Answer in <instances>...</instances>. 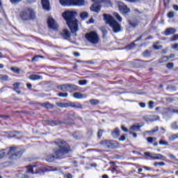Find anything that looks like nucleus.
I'll use <instances>...</instances> for the list:
<instances>
[{
	"label": "nucleus",
	"mask_w": 178,
	"mask_h": 178,
	"mask_svg": "<svg viewBox=\"0 0 178 178\" xmlns=\"http://www.w3.org/2000/svg\"><path fill=\"white\" fill-rule=\"evenodd\" d=\"M47 24L49 29H52L53 30H58V24L55 22V19L51 17H49L47 18Z\"/></svg>",
	"instance_id": "nucleus-9"
},
{
	"label": "nucleus",
	"mask_w": 178,
	"mask_h": 178,
	"mask_svg": "<svg viewBox=\"0 0 178 178\" xmlns=\"http://www.w3.org/2000/svg\"><path fill=\"white\" fill-rule=\"evenodd\" d=\"M101 145L104 148H109L110 149H115L118 147V142L115 140H103L101 143Z\"/></svg>",
	"instance_id": "nucleus-7"
},
{
	"label": "nucleus",
	"mask_w": 178,
	"mask_h": 178,
	"mask_svg": "<svg viewBox=\"0 0 178 178\" xmlns=\"http://www.w3.org/2000/svg\"><path fill=\"white\" fill-rule=\"evenodd\" d=\"M168 17L169 19H172V17H175V12L171 11L168 13Z\"/></svg>",
	"instance_id": "nucleus-48"
},
{
	"label": "nucleus",
	"mask_w": 178,
	"mask_h": 178,
	"mask_svg": "<svg viewBox=\"0 0 178 178\" xmlns=\"http://www.w3.org/2000/svg\"><path fill=\"white\" fill-rule=\"evenodd\" d=\"M47 123H49V124H50V126H58V124H62V122H60V121H54V120H47Z\"/></svg>",
	"instance_id": "nucleus-25"
},
{
	"label": "nucleus",
	"mask_w": 178,
	"mask_h": 178,
	"mask_svg": "<svg viewBox=\"0 0 178 178\" xmlns=\"http://www.w3.org/2000/svg\"><path fill=\"white\" fill-rule=\"evenodd\" d=\"M175 65L173 64V63H168L166 65V67H168V69H173Z\"/></svg>",
	"instance_id": "nucleus-49"
},
{
	"label": "nucleus",
	"mask_w": 178,
	"mask_h": 178,
	"mask_svg": "<svg viewBox=\"0 0 178 178\" xmlns=\"http://www.w3.org/2000/svg\"><path fill=\"white\" fill-rule=\"evenodd\" d=\"M172 49H178V43L175 44L172 46Z\"/></svg>",
	"instance_id": "nucleus-64"
},
{
	"label": "nucleus",
	"mask_w": 178,
	"mask_h": 178,
	"mask_svg": "<svg viewBox=\"0 0 178 178\" xmlns=\"http://www.w3.org/2000/svg\"><path fill=\"white\" fill-rule=\"evenodd\" d=\"M24 152V151L23 150H19V152H17V153L13 154L10 157L9 159H10L11 161H14V159H18V158H20L22 156V155H23V153Z\"/></svg>",
	"instance_id": "nucleus-11"
},
{
	"label": "nucleus",
	"mask_w": 178,
	"mask_h": 178,
	"mask_svg": "<svg viewBox=\"0 0 178 178\" xmlns=\"http://www.w3.org/2000/svg\"><path fill=\"white\" fill-rule=\"evenodd\" d=\"M9 148L2 149L0 150V159H2L6 156V155H9Z\"/></svg>",
	"instance_id": "nucleus-13"
},
{
	"label": "nucleus",
	"mask_w": 178,
	"mask_h": 178,
	"mask_svg": "<svg viewBox=\"0 0 178 178\" xmlns=\"http://www.w3.org/2000/svg\"><path fill=\"white\" fill-rule=\"evenodd\" d=\"M118 9L122 15H127V13H130V9L123 3L118 5Z\"/></svg>",
	"instance_id": "nucleus-10"
},
{
	"label": "nucleus",
	"mask_w": 178,
	"mask_h": 178,
	"mask_svg": "<svg viewBox=\"0 0 178 178\" xmlns=\"http://www.w3.org/2000/svg\"><path fill=\"white\" fill-rule=\"evenodd\" d=\"M67 118H68V119H70L71 120H73V119H76V117L74 116V113H68L67 115Z\"/></svg>",
	"instance_id": "nucleus-45"
},
{
	"label": "nucleus",
	"mask_w": 178,
	"mask_h": 178,
	"mask_svg": "<svg viewBox=\"0 0 178 178\" xmlns=\"http://www.w3.org/2000/svg\"><path fill=\"white\" fill-rule=\"evenodd\" d=\"M19 17L25 22L34 20L35 19V11L32 8H25L20 12Z\"/></svg>",
	"instance_id": "nucleus-4"
},
{
	"label": "nucleus",
	"mask_w": 178,
	"mask_h": 178,
	"mask_svg": "<svg viewBox=\"0 0 178 178\" xmlns=\"http://www.w3.org/2000/svg\"><path fill=\"white\" fill-rule=\"evenodd\" d=\"M158 130H159V128L158 127H156L154 128V129H152L151 131H147L146 133L147 134H154V133H156V131H158Z\"/></svg>",
	"instance_id": "nucleus-31"
},
{
	"label": "nucleus",
	"mask_w": 178,
	"mask_h": 178,
	"mask_svg": "<svg viewBox=\"0 0 178 178\" xmlns=\"http://www.w3.org/2000/svg\"><path fill=\"white\" fill-rule=\"evenodd\" d=\"M166 90H168L170 91H176V88L173 85H168L166 88Z\"/></svg>",
	"instance_id": "nucleus-37"
},
{
	"label": "nucleus",
	"mask_w": 178,
	"mask_h": 178,
	"mask_svg": "<svg viewBox=\"0 0 178 178\" xmlns=\"http://www.w3.org/2000/svg\"><path fill=\"white\" fill-rule=\"evenodd\" d=\"M147 143H149V144H152V143H154V140H152V137L147 138Z\"/></svg>",
	"instance_id": "nucleus-59"
},
{
	"label": "nucleus",
	"mask_w": 178,
	"mask_h": 178,
	"mask_svg": "<svg viewBox=\"0 0 178 178\" xmlns=\"http://www.w3.org/2000/svg\"><path fill=\"white\" fill-rule=\"evenodd\" d=\"M42 5L44 10H49V0H42Z\"/></svg>",
	"instance_id": "nucleus-18"
},
{
	"label": "nucleus",
	"mask_w": 178,
	"mask_h": 178,
	"mask_svg": "<svg viewBox=\"0 0 178 178\" xmlns=\"http://www.w3.org/2000/svg\"><path fill=\"white\" fill-rule=\"evenodd\" d=\"M169 60V57L166 56H163L159 60V63H165Z\"/></svg>",
	"instance_id": "nucleus-27"
},
{
	"label": "nucleus",
	"mask_w": 178,
	"mask_h": 178,
	"mask_svg": "<svg viewBox=\"0 0 178 178\" xmlns=\"http://www.w3.org/2000/svg\"><path fill=\"white\" fill-rule=\"evenodd\" d=\"M14 90L16 91V90H19V87H20V83L17 82L13 84Z\"/></svg>",
	"instance_id": "nucleus-47"
},
{
	"label": "nucleus",
	"mask_w": 178,
	"mask_h": 178,
	"mask_svg": "<svg viewBox=\"0 0 178 178\" xmlns=\"http://www.w3.org/2000/svg\"><path fill=\"white\" fill-rule=\"evenodd\" d=\"M61 35L65 38V40H69L70 38V32L67 29H64L61 32Z\"/></svg>",
	"instance_id": "nucleus-17"
},
{
	"label": "nucleus",
	"mask_w": 178,
	"mask_h": 178,
	"mask_svg": "<svg viewBox=\"0 0 178 178\" xmlns=\"http://www.w3.org/2000/svg\"><path fill=\"white\" fill-rule=\"evenodd\" d=\"M81 19H87L88 17V13L84 11L80 13Z\"/></svg>",
	"instance_id": "nucleus-32"
},
{
	"label": "nucleus",
	"mask_w": 178,
	"mask_h": 178,
	"mask_svg": "<svg viewBox=\"0 0 178 178\" xmlns=\"http://www.w3.org/2000/svg\"><path fill=\"white\" fill-rule=\"evenodd\" d=\"M30 80H42V76L37 74H31L29 76Z\"/></svg>",
	"instance_id": "nucleus-23"
},
{
	"label": "nucleus",
	"mask_w": 178,
	"mask_h": 178,
	"mask_svg": "<svg viewBox=\"0 0 178 178\" xmlns=\"http://www.w3.org/2000/svg\"><path fill=\"white\" fill-rule=\"evenodd\" d=\"M126 140V136H124V135H122L120 136V138H119L120 141H124Z\"/></svg>",
	"instance_id": "nucleus-62"
},
{
	"label": "nucleus",
	"mask_w": 178,
	"mask_h": 178,
	"mask_svg": "<svg viewBox=\"0 0 178 178\" xmlns=\"http://www.w3.org/2000/svg\"><path fill=\"white\" fill-rule=\"evenodd\" d=\"M8 151H9V155H10V154H12V152H15L16 151H17V147H11L10 148H8Z\"/></svg>",
	"instance_id": "nucleus-43"
},
{
	"label": "nucleus",
	"mask_w": 178,
	"mask_h": 178,
	"mask_svg": "<svg viewBox=\"0 0 178 178\" xmlns=\"http://www.w3.org/2000/svg\"><path fill=\"white\" fill-rule=\"evenodd\" d=\"M178 40V34L175 35L170 38V41H177Z\"/></svg>",
	"instance_id": "nucleus-52"
},
{
	"label": "nucleus",
	"mask_w": 178,
	"mask_h": 178,
	"mask_svg": "<svg viewBox=\"0 0 178 178\" xmlns=\"http://www.w3.org/2000/svg\"><path fill=\"white\" fill-rule=\"evenodd\" d=\"M68 88H69L70 92L79 90V87L77 86L73 85V84H68Z\"/></svg>",
	"instance_id": "nucleus-21"
},
{
	"label": "nucleus",
	"mask_w": 178,
	"mask_h": 178,
	"mask_svg": "<svg viewBox=\"0 0 178 178\" xmlns=\"http://www.w3.org/2000/svg\"><path fill=\"white\" fill-rule=\"evenodd\" d=\"M60 90H61V91H63L64 92L69 91V83L61 85Z\"/></svg>",
	"instance_id": "nucleus-29"
},
{
	"label": "nucleus",
	"mask_w": 178,
	"mask_h": 178,
	"mask_svg": "<svg viewBox=\"0 0 178 178\" xmlns=\"http://www.w3.org/2000/svg\"><path fill=\"white\" fill-rule=\"evenodd\" d=\"M0 78L1 79V80H3L4 81H6V80L9 79L8 75H1Z\"/></svg>",
	"instance_id": "nucleus-53"
},
{
	"label": "nucleus",
	"mask_w": 178,
	"mask_h": 178,
	"mask_svg": "<svg viewBox=\"0 0 178 178\" xmlns=\"http://www.w3.org/2000/svg\"><path fill=\"white\" fill-rule=\"evenodd\" d=\"M177 135H176V134H174L169 136L168 140L169 141H175V140H177Z\"/></svg>",
	"instance_id": "nucleus-34"
},
{
	"label": "nucleus",
	"mask_w": 178,
	"mask_h": 178,
	"mask_svg": "<svg viewBox=\"0 0 178 178\" xmlns=\"http://www.w3.org/2000/svg\"><path fill=\"white\" fill-rule=\"evenodd\" d=\"M139 106H140V108H145L146 104L144 102H140L139 103Z\"/></svg>",
	"instance_id": "nucleus-63"
},
{
	"label": "nucleus",
	"mask_w": 178,
	"mask_h": 178,
	"mask_svg": "<svg viewBox=\"0 0 178 178\" xmlns=\"http://www.w3.org/2000/svg\"><path fill=\"white\" fill-rule=\"evenodd\" d=\"M56 144L58 147L53 149V152H54V155L57 159H59V158H62L63 155L69 152L70 147L67 143L62 139H58L56 141Z\"/></svg>",
	"instance_id": "nucleus-2"
},
{
	"label": "nucleus",
	"mask_w": 178,
	"mask_h": 178,
	"mask_svg": "<svg viewBox=\"0 0 178 178\" xmlns=\"http://www.w3.org/2000/svg\"><path fill=\"white\" fill-rule=\"evenodd\" d=\"M10 70H12V72H14V73H17V74H20V69L12 67Z\"/></svg>",
	"instance_id": "nucleus-38"
},
{
	"label": "nucleus",
	"mask_w": 178,
	"mask_h": 178,
	"mask_svg": "<svg viewBox=\"0 0 178 178\" xmlns=\"http://www.w3.org/2000/svg\"><path fill=\"white\" fill-rule=\"evenodd\" d=\"M154 102L153 101H150L149 102V109H154Z\"/></svg>",
	"instance_id": "nucleus-55"
},
{
	"label": "nucleus",
	"mask_w": 178,
	"mask_h": 178,
	"mask_svg": "<svg viewBox=\"0 0 178 178\" xmlns=\"http://www.w3.org/2000/svg\"><path fill=\"white\" fill-rule=\"evenodd\" d=\"M86 38L91 44H98L99 42V37L95 31H90L86 33Z\"/></svg>",
	"instance_id": "nucleus-6"
},
{
	"label": "nucleus",
	"mask_w": 178,
	"mask_h": 178,
	"mask_svg": "<svg viewBox=\"0 0 178 178\" xmlns=\"http://www.w3.org/2000/svg\"><path fill=\"white\" fill-rule=\"evenodd\" d=\"M113 16L115 17V19H117V20H118L120 23H122V17L119 15V13H113Z\"/></svg>",
	"instance_id": "nucleus-30"
},
{
	"label": "nucleus",
	"mask_w": 178,
	"mask_h": 178,
	"mask_svg": "<svg viewBox=\"0 0 178 178\" xmlns=\"http://www.w3.org/2000/svg\"><path fill=\"white\" fill-rule=\"evenodd\" d=\"M73 97L74 98H77L78 99H83V98H84V95L79 92H74Z\"/></svg>",
	"instance_id": "nucleus-26"
},
{
	"label": "nucleus",
	"mask_w": 178,
	"mask_h": 178,
	"mask_svg": "<svg viewBox=\"0 0 178 178\" xmlns=\"http://www.w3.org/2000/svg\"><path fill=\"white\" fill-rule=\"evenodd\" d=\"M55 159H58L55 154L54 155L53 154H47L45 156V161H47V162H54Z\"/></svg>",
	"instance_id": "nucleus-12"
},
{
	"label": "nucleus",
	"mask_w": 178,
	"mask_h": 178,
	"mask_svg": "<svg viewBox=\"0 0 178 178\" xmlns=\"http://www.w3.org/2000/svg\"><path fill=\"white\" fill-rule=\"evenodd\" d=\"M159 143L160 145H169V143L163 139H161Z\"/></svg>",
	"instance_id": "nucleus-39"
},
{
	"label": "nucleus",
	"mask_w": 178,
	"mask_h": 178,
	"mask_svg": "<svg viewBox=\"0 0 178 178\" xmlns=\"http://www.w3.org/2000/svg\"><path fill=\"white\" fill-rule=\"evenodd\" d=\"M168 156L170 159H172V161H177V159H176V156L172 154H170Z\"/></svg>",
	"instance_id": "nucleus-51"
},
{
	"label": "nucleus",
	"mask_w": 178,
	"mask_h": 178,
	"mask_svg": "<svg viewBox=\"0 0 178 178\" xmlns=\"http://www.w3.org/2000/svg\"><path fill=\"white\" fill-rule=\"evenodd\" d=\"M79 84L80 86H86L87 84V80H80L79 81Z\"/></svg>",
	"instance_id": "nucleus-50"
},
{
	"label": "nucleus",
	"mask_w": 178,
	"mask_h": 178,
	"mask_svg": "<svg viewBox=\"0 0 178 178\" xmlns=\"http://www.w3.org/2000/svg\"><path fill=\"white\" fill-rule=\"evenodd\" d=\"M62 6H83L84 0H60Z\"/></svg>",
	"instance_id": "nucleus-5"
},
{
	"label": "nucleus",
	"mask_w": 178,
	"mask_h": 178,
	"mask_svg": "<svg viewBox=\"0 0 178 178\" xmlns=\"http://www.w3.org/2000/svg\"><path fill=\"white\" fill-rule=\"evenodd\" d=\"M152 159H154V160L161 159V161H166V156L161 154H154L153 156H152Z\"/></svg>",
	"instance_id": "nucleus-16"
},
{
	"label": "nucleus",
	"mask_w": 178,
	"mask_h": 178,
	"mask_svg": "<svg viewBox=\"0 0 178 178\" xmlns=\"http://www.w3.org/2000/svg\"><path fill=\"white\" fill-rule=\"evenodd\" d=\"M143 56L145 58H149L151 56V51L146 50L143 53Z\"/></svg>",
	"instance_id": "nucleus-35"
},
{
	"label": "nucleus",
	"mask_w": 178,
	"mask_h": 178,
	"mask_svg": "<svg viewBox=\"0 0 178 178\" xmlns=\"http://www.w3.org/2000/svg\"><path fill=\"white\" fill-rule=\"evenodd\" d=\"M165 163L164 162H155L154 163V166H165Z\"/></svg>",
	"instance_id": "nucleus-46"
},
{
	"label": "nucleus",
	"mask_w": 178,
	"mask_h": 178,
	"mask_svg": "<svg viewBox=\"0 0 178 178\" xmlns=\"http://www.w3.org/2000/svg\"><path fill=\"white\" fill-rule=\"evenodd\" d=\"M102 34H103V38H105L106 37V35L108 34V31L104 27L101 28Z\"/></svg>",
	"instance_id": "nucleus-40"
},
{
	"label": "nucleus",
	"mask_w": 178,
	"mask_h": 178,
	"mask_svg": "<svg viewBox=\"0 0 178 178\" xmlns=\"http://www.w3.org/2000/svg\"><path fill=\"white\" fill-rule=\"evenodd\" d=\"M129 24L131 27H137L138 26V21L137 19H132L129 21Z\"/></svg>",
	"instance_id": "nucleus-24"
},
{
	"label": "nucleus",
	"mask_w": 178,
	"mask_h": 178,
	"mask_svg": "<svg viewBox=\"0 0 178 178\" xmlns=\"http://www.w3.org/2000/svg\"><path fill=\"white\" fill-rule=\"evenodd\" d=\"M93 2H95L93 5L90 7V10L92 12H95L96 13H99L101 12V6L98 2H101L102 0H92Z\"/></svg>",
	"instance_id": "nucleus-8"
},
{
	"label": "nucleus",
	"mask_w": 178,
	"mask_h": 178,
	"mask_svg": "<svg viewBox=\"0 0 178 178\" xmlns=\"http://www.w3.org/2000/svg\"><path fill=\"white\" fill-rule=\"evenodd\" d=\"M76 11L65 10L62 16L65 20L69 29L71 30V33L75 36L77 35L76 33L79 31V21L76 19Z\"/></svg>",
	"instance_id": "nucleus-1"
},
{
	"label": "nucleus",
	"mask_w": 178,
	"mask_h": 178,
	"mask_svg": "<svg viewBox=\"0 0 178 178\" xmlns=\"http://www.w3.org/2000/svg\"><path fill=\"white\" fill-rule=\"evenodd\" d=\"M90 103L91 105H98V104H99V101L98 99H90Z\"/></svg>",
	"instance_id": "nucleus-42"
},
{
	"label": "nucleus",
	"mask_w": 178,
	"mask_h": 178,
	"mask_svg": "<svg viewBox=\"0 0 178 178\" xmlns=\"http://www.w3.org/2000/svg\"><path fill=\"white\" fill-rule=\"evenodd\" d=\"M144 120H145L146 122H151V115L149 116H145L144 117Z\"/></svg>",
	"instance_id": "nucleus-57"
},
{
	"label": "nucleus",
	"mask_w": 178,
	"mask_h": 178,
	"mask_svg": "<svg viewBox=\"0 0 178 178\" xmlns=\"http://www.w3.org/2000/svg\"><path fill=\"white\" fill-rule=\"evenodd\" d=\"M111 135L113 137V138H118L120 136V130L118 129V128H115L112 132Z\"/></svg>",
	"instance_id": "nucleus-19"
},
{
	"label": "nucleus",
	"mask_w": 178,
	"mask_h": 178,
	"mask_svg": "<svg viewBox=\"0 0 178 178\" xmlns=\"http://www.w3.org/2000/svg\"><path fill=\"white\" fill-rule=\"evenodd\" d=\"M104 17L106 23L109 24L114 33H120V31H122V26L116 22L113 17L108 14H104Z\"/></svg>",
	"instance_id": "nucleus-3"
},
{
	"label": "nucleus",
	"mask_w": 178,
	"mask_h": 178,
	"mask_svg": "<svg viewBox=\"0 0 178 178\" xmlns=\"http://www.w3.org/2000/svg\"><path fill=\"white\" fill-rule=\"evenodd\" d=\"M162 115L165 116H168L169 113H172V108H162Z\"/></svg>",
	"instance_id": "nucleus-20"
},
{
	"label": "nucleus",
	"mask_w": 178,
	"mask_h": 178,
	"mask_svg": "<svg viewBox=\"0 0 178 178\" xmlns=\"http://www.w3.org/2000/svg\"><path fill=\"white\" fill-rule=\"evenodd\" d=\"M102 133L103 131L102 130H99V131L97 132V136L99 137V138H101V137H102Z\"/></svg>",
	"instance_id": "nucleus-60"
},
{
	"label": "nucleus",
	"mask_w": 178,
	"mask_h": 178,
	"mask_svg": "<svg viewBox=\"0 0 178 178\" xmlns=\"http://www.w3.org/2000/svg\"><path fill=\"white\" fill-rule=\"evenodd\" d=\"M37 168L35 165H29L26 167L28 173H32L34 175V173H37V171L34 172V168Z\"/></svg>",
	"instance_id": "nucleus-22"
},
{
	"label": "nucleus",
	"mask_w": 178,
	"mask_h": 178,
	"mask_svg": "<svg viewBox=\"0 0 178 178\" xmlns=\"http://www.w3.org/2000/svg\"><path fill=\"white\" fill-rule=\"evenodd\" d=\"M171 129H172V130H178V125L177 122H174L171 124Z\"/></svg>",
	"instance_id": "nucleus-36"
},
{
	"label": "nucleus",
	"mask_w": 178,
	"mask_h": 178,
	"mask_svg": "<svg viewBox=\"0 0 178 178\" xmlns=\"http://www.w3.org/2000/svg\"><path fill=\"white\" fill-rule=\"evenodd\" d=\"M151 122H155V120H159V115H150Z\"/></svg>",
	"instance_id": "nucleus-41"
},
{
	"label": "nucleus",
	"mask_w": 178,
	"mask_h": 178,
	"mask_svg": "<svg viewBox=\"0 0 178 178\" xmlns=\"http://www.w3.org/2000/svg\"><path fill=\"white\" fill-rule=\"evenodd\" d=\"M18 178H29V176H27V175L25 174H19Z\"/></svg>",
	"instance_id": "nucleus-58"
},
{
	"label": "nucleus",
	"mask_w": 178,
	"mask_h": 178,
	"mask_svg": "<svg viewBox=\"0 0 178 178\" xmlns=\"http://www.w3.org/2000/svg\"><path fill=\"white\" fill-rule=\"evenodd\" d=\"M58 97H61L63 98H66V97H67L68 94H67V92H59L58 94Z\"/></svg>",
	"instance_id": "nucleus-44"
},
{
	"label": "nucleus",
	"mask_w": 178,
	"mask_h": 178,
	"mask_svg": "<svg viewBox=\"0 0 178 178\" xmlns=\"http://www.w3.org/2000/svg\"><path fill=\"white\" fill-rule=\"evenodd\" d=\"M175 33H176V29L172 27H170L165 29L164 35H172V34H175Z\"/></svg>",
	"instance_id": "nucleus-14"
},
{
	"label": "nucleus",
	"mask_w": 178,
	"mask_h": 178,
	"mask_svg": "<svg viewBox=\"0 0 178 178\" xmlns=\"http://www.w3.org/2000/svg\"><path fill=\"white\" fill-rule=\"evenodd\" d=\"M127 2H129L130 3H136L137 2H140V0H124Z\"/></svg>",
	"instance_id": "nucleus-54"
},
{
	"label": "nucleus",
	"mask_w": 178,
	"mask_h": 178,
	"mask_svg": "<svg viewBox=\"0 0 178 178\" xmlns=\"http://www.w3.org/2000/svg\"><path fill=\"white\" fill-rule=\"evenodd\" d=\"M42 106H43L44 108H46V109H52L54 108V105L51 104V103H43L42 104Z\"/></svg>",
	"instance_id": "nucleus-28"
},
{
	"label": "nucleus",
	"mask_w": 178,
	"mask_h": 178,
	"mask_svg": "<svg viewBox=\"0 0 178 178\" xmlns=\"http://www.w3.org/2000/svg\"><path fill=\"white\" fill-rule=\"evenodd\" d=\"M69 106H71V108H75L76 109H83V104L79 102L70 103Z\"/></svg>",
	"instance_id": "nucleus-15"
},
{
	"label": "nucleus",
	"mask_w": 178,
	"mask_h": 178,
	"mask_svg": "<svg viewBox=\"0 0 178 178\" xmlns=\"http://www.w3.org/2000/svg\"><path fill=\"white\" fill-rule=\"evenodd\" d=\"M140 127L138 125H133L131 127L130 130H133L134 131H139Z\"/></svg>",
	"instance_id": "nucleus-33"
},
{
	"label": "nucleus",
	"mask_w": 178,
	"mask_h": 178,
	"mask_svg": "<svg viewBox=\"0 0 178 178\" xmlns=\"http://www.w3.org/2000/svg\"><path fill=\"white\" fill-rule=\"evenodd\" d=\"M38 58H40V56H35L32 58V62H37V60H38Z\"/></svg>",
	"instance_id": "nucleus-61"
},
{
	"label": "nucleus",
	"mask_w": 178,
	"mask_h": 178,
	"mask_svg": "<svg viewBox=\"0 0 178 178\" xmlns=\"http://www.w3.org/2000/svg\"><path fill=\"white\" fill-rule=\"evenodd\" d=\"M144 155H145V156H149V158H152V156H154V155H152L150 152H146L144 153Z\"/></svg>",
	"instance_id": "nucleus-56"
}]
</instances>
